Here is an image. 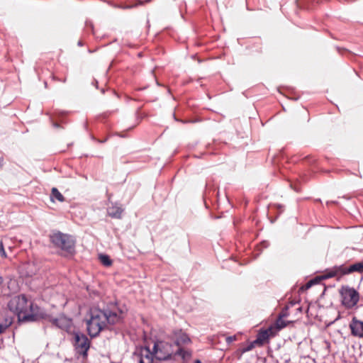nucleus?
Segmentation results:
<instances>
[{
	"mask_svg": "<svg viewBox=\"0 0 363 363\" xmlns=\"http://www.w3.org/2000/svg\"><path fill=\"white\" fill-rule=\"evenodd\" d=\"M121 320V314L108 309L92 308L89 311V318L86 320L89 335L96 337L108 325H113Z\"/></svg>",
	"mask_w": 363,
	"mask_h": 363,
	"instance_id": "1",
	"label": "nucleus"
},
{
	"mask_svg": "<svg viewBox=\"0 0 363 363\" xmlns=\"http://www.w3.org/2000/svg\"><path fill=\"white\" fill-rule=\"evenodd\" d=\"M7 306L13 311L20 322H33L38 319L39 308L23 294L11 298Z\"/></svg>",
	"mask_w": 363,
	"mask_h": 363,
	"instance_id": "2",
	"label": "nucleus"
},
{
	"mask_svg": "<svg viewBox=\"0 0 363 363\" xmlns=\"http://www.w3.org/2000/svg\"><path fill=\"white\" fill-rule=\"evenodd\" d=\"M50 241L62 250L65 256H72L75 253V241L70 235L57 232L50 235Z\"/></svg>",
	"mask_w": 363,
	"mask_h": 363,
	"instance_id": "3",
	"label": "nucleus"
},
{
	"mask_svg": "<svg viewBox=\"0 0 363 363\" xmlns=\"http://www.w3.org/2000/svg\"><path fill=\"white\" fill-rule=\"evenodd\" d=\"M339 292L341 303L346 308H352L357 304L359 300V294L354 288L349 286H342Z\"/></svg>",
	"mask_w": 363,
	"mask_h": 363,
	"instance_id": "4",
	"label": "nucleus"
},
{
	"mask_svg": "<svg viewBox=\"0 0 363 363\" xmlns=\"http://www.w3.org/2000/svg\"><path fill=\"white\" fill-rule=\"evenodd\" d=\"M153 353L156 359L159 360H167L172 358L174 353L172 345L164 341L155 342Z\"/></svg>",
	"mask_w": 363,
	"mask_h": 363,
	"instance_id": "5",
	"label": "nucleus"
},
{
	"mask_svg": "<svg viewBox=\"0 0 363 363\" xmlns=\"http://www.w3.org/2000/svg\"><path fill=\"white\" fill-rule=\"evenodd\" d=\"M73 345L77 354L83 357H87V352L90 347L89 338L83 333H74L73 335Z\"/></svg>",
	"mask_w": 363,
	"mask_h": 363,
	"instance_id": "6",
	"label": "nucleus"
},
{
	"mask_svg": "<svg viewBox=\"0 0 363 363\" xmlns=\"http://www.w3.org/2000/svg\"><path fill=\"white\" fill-rule=\"evenodd\" d=\"M48 320L53 325L64 330H69L72 325V319L67 318L64 314H60L56 318L48 317Z\"/></svg>",
	"mask_w": 363,
	"mask_h": 363,
	"instance_id": "7",
	"label": "nucleus"
},
{
	"mask_svg": "<svg viewBox=\"0 0 363 363\" xmlns=\"http://www.w3.org/2000/svg\"><path fill=\"white\" fill-rule=\"evenodd\" d=\"M16 315L8 307L0 311V327L8 328L13 322Z\"/></svg>",
	"mask_w": 363,
	"mask_h": 363,
	"instance_id": "8",
	"label": "nucleus"
},
{
	"mask_svg": "<svg viewBox=\"0 0 363 363\" xmlns=\"http://www.w3.org/2000/svg\"><path fill=\"white\" fill-rule=\"evenodd\" d=\"M349 328L352 336L363 338V321L354 316L349 324Z\"/></svg>",
	"mask_w": 363,
	"mask_h": 363,
	"instance_id": "9",
	"label": "nucleus"
},
{
	"mask_svg": "<svg viewBox=\"0 0 363 363\" xmlns=\"http://www.w3.org/2000/svg\"><path fill=\"white\" fill-rule=\"evenodd\" d=\"M134 355L138 363H152L153 350L150 351L147 347L141 348L139 352H135Z\"/></svg>",
	"mask_w": 363,
	"mask_h": 363,
	"instance_id": "10",
	"label": "nucleus"
},
{
	"mask_svg": "<svg viewBox=\"0 0 363 363\" xmlns=\"http://www.w3.org/2000/svg\"><path fill=\"white\" fill-rule=\"evenodd\" d=\"M344 275H346L345 264H341L326 270L323 274L322 279H327L332 277H337L339 279Z\"/></svg>",
	"mask_w": 363,
	"mask_h": 363,
	"instance_id": "11",
	"label": "nucleus"
},
{
	"mask_svg": "<svg viewBox=\"0 0 363 363\" xmlns=\"http://www.w3.org/2000/svg\"><path fill=\"white\" fill-rule=\"evenodd\" d=\"M274 327H269L267 330H261L257 334L256 340H255V342H257L258 345H262L264 342L267 340L270 336L274 335L273 330Z\"/></svg>",
	"mask_w": 363,
	"mask_h": 363,
	"instance_id": "12",
	"label": "nucleus"
},
{
	"mask_svg": "<svg viewBox=\"0 0 363 363\" xmlns=\"http://www.w3.org/2000/svg\"><path fill=\"white\" fill-rule=\"evenodd\" d=\"M123 211V208L117 204L112 205L107 208L108 215L113 218H121Z\"/></svg>",
	"mask_w": 363,
	"mask_h": 363,
	"instance_id": "13",
	"label": "nucleus"
},
{
	"mask_svg": "<svg viewBox=\"0 0 363 363\" xmlns=\"http://www.w3.org/2000/svg\"><path fill=\"white\" fill-rule=\"evenodd\" d=\"M345 270L346 274H349L353 272H358L360 274L363 273V261L356 262L349 267L345 265Z\"/></svg>",
	"mask_w": 363,
	"mask_h": 363,
	"instance_id": "14",
	"label": "nucleus"
},
{
	"mask_svg": "<svg viewBox=\"0 0 363 363\" xmlns=\"http://www.w3.org/2000/svg\"><path fill=\"white\" fill-rule=\"evenodd\" d=\"M189 342L190 338L189 336L186 333L180 332L178 335H177L174 343L178 347H181L183 345L188 344Z\"/></svg>",
	"mask_w": 363,
	"mask_h": 363,
	"instance_id": "15",
	"label": "nucleus"
},
{
	"mask_svg": "<svg viewBox=\"0 0 363 363\" xmlns=\"http://www.w3.org/2000/svg\"><path fill=\"white\" fill-rule=\"evenodd\" d=\"M51 201H54L55 199L57 200L60 202H63L65 201V197L63 195L58 191V189L55 187H53L51 190L50 194Z\"/></svg>",
	"mask_w": 363,
	"mask_h": 363,
	"instance_id": "16",
	"label": "nucleus"
},
{
	"mask_svg": "<svg viewBox=\"0 0 363 363\" xmlns=\"http://www.w3.org/2000/svg\"><path fill=\"white\" fill-rule=\"evenodd\" d=\"M175 354L179 355L183 359L190 358L191 353L179 347V348L175 352Z\"/></svg>",
	"mask_w": 363,
	"mask_h": 363,
	"instance_id": "17",
	"label": "nucleus"
},
{
	"mask_svg": "<svg viewBox=\"0 0 363 363\" xmlns=\"http://www.w3.org/2000/svg\"><path fill=\"white\" fill-rule=\"evenodd\" d=\"M99 259L101 262L106 267H108L111 264L112 262L110 257L106 255H100Z\"/></svg>",
	"mask_w": 363,
	"mask_h": 363,
	"instance_id": "18",
	"label": "nucleus"
},
{
	"mask_svg": "<svg viewBox=\"0 0 363 363\" xmlns=\"http://www.w3.org/2000/svg\"><path fill=\"white\" fill-rule=\"evenodd\" d=\"M286 326V323L281 318H279L275 323L274 328L277 330H280L281 329L285 328Z\"/></svg>",
	"mask_w": 363,
	"mask_h": 363,
	"instance_id": "19",
	"label": "nucleus"
},
{
	"mask_svg": "<svg viewBox=\"0 0 363 363\" xmlns=\"http://www.w3.org/2000/svg\"><path fill=\"white\" fill-rule=\"evenodd\" d=\"M256 345H257V343L255 342V340L251 342L246 347H245L242 349V352L245 353V352L252 350Z\"/></svg>",
	"mask_w": 363,
	"mask_h": 363,
	"instance_id": "20",
	"label": "nucleus"
},
{
	"mask_svg": "<svg viewBox=\"0 0 363 363\" xmlns=\"http://www.w3.org/2000/svg\"><path fill=\"white\" fill-rule=\"evenodd\" d=\"M0 256H1L2 257H6V253L4 250V245L1 242H0Z\"/></svg>",
	"mask_w": 363,
	"mask_h": 363,
	"instance_id": "21",
	"label": "nucleus"
},
{
	"mask_svg": "<svg viewBox=\"0 0 363 363\" xmlns=\"http://www.w3.org/2000/svg\"><path fill=\"white\" fill-rule=\"evenodd\" d=\"M236 340V336L235 335H233V336H228L226 337L225 339V341L228 344H230L232 343L233 341H235Z\"/></svg>",
	"mask_w": 363,
	"mask_h": 363,
	"instance_id": "22",
	"label": "nucleus"
},
{
	"mask_svg": "<svg viewBox=\"0 0 363 363\" xmlns=\"http://www.w3.org/2000/svg\"><path fill=\"white\" fill-rule=\"evenodd\" d=\"M3 162H4V159H3V157H0V168L2 167Z\"/></svg>",
	"mask_w": 363,
	"mask_h": 363,
	"instance_id": "23",
	"label": "nucleus"
},
{
	"mask_svg": "<svg viewBox=\"0 0 363 363\" xmlns=\"http://www.w3.org/2000/svg\"><path fill=\"white\" fill-rule=\"evenodd\" d=\"M312 282H313V281H311L310 282H308V283L307 284V288H309V287L311 286Z\"/></svg>",
	"mask_w": 363,
	"mask_h": 363,
	"instance_id": "24",
	"label": "nucleus"
},
{
	"mask_svg": "<svg viewBox=\"0 0 363 363\" xmlns=\"http://www.w3.org/2000/svg\"><path fill=\"white\" fill-rule=\"evenodd\" d=\"M6 329L4 328L0 327V334L3 333Z\"/></svg>",
	"mask_w": 363,
	"mask_h": 363,
	"instance_id": "25",
	"label": "nucleus"
},
{
	"mask_svg": "<svg viewBox=\"0 0 363 363\" xmlns=\"http://www.w3.org/2000/svg\"><path fill=\"white\" fill-rule=\"evenodd\" d=\"M107 140V138L103 139V140H99V143H105Z\"/></svg>",
	"mask_w": 363,
	"mask_h": 363,
	"instance_id": "26",
	"label": "nucleus"
},
{
	"mask_svg": "<svg viewBox=\"0 0 363 363\" xmlns=\"http://www.w3.org/2000/svg\"><path fill=\"white\" fill-rule=\"evenodd\" d=\"M194 363H201V362L199 359H196L195 360Z\"/></svg>",
	"mask_w": 363,
	"mask_h": 363,
	"instance_id": "27",
	"label": "nucleus"
},
{
	"mask_svg": "<svg viewBox=\"0 0 363 363\" xmlns=\"http://www.w3.org/2000/svg\"><path fill=\"white\" fill-rule=\"evenodd\" d=\"M297 310H298L299 312H301L302 308H301V307H299Z\"/></svg>",
	"mask_w": 363,
	"mask_h": 363,
	"instance_id": "28",
	"label": "nucleus"
},
{
	"mask_svg": "<svg viewBox=\"0 0 363 363\" xmlns=\"http://www.w3.org/2000/svg\"><path fill=\"white\" fill-rule=\"evenodd\" d=\"M78 45L81 46L82 45V42L79 41Z\"/></svg>",
	"mask_w": 363,
	"mask_h": 363,
	"instance_id": "29",
	"label": "nucleus"
},
{
	"mask_svg": "<svg viewBox=\"0 0 363 363\" xmlns=\"http://www.w3.org/2000/svg\"><path fill=\"white\" fill-rule=\"evenodd\" d=\"M2 281H3L2 277H0V283H2Z\"/></svg>",
	"mask_w": 363,
	"mask_h": 363,
	"instance_id": "30",
	"label": "nucleus"
}]
</instances>
